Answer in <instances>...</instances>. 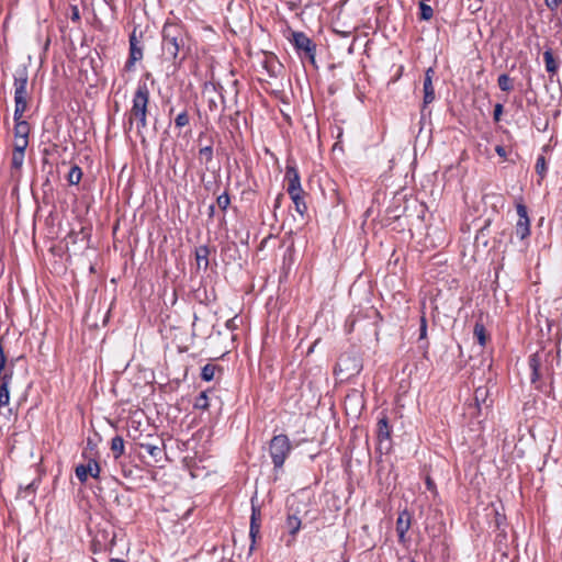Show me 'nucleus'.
<instances>
[{"instance_id":"obj_1","label":"nucleus","mask_w":562,"mask_h":562,"mask_svg":"<svg viewBox=\"0 0 562 562\" xmlns=\"http://www.w3.org/2000/svg\"><path fill=\"white\" fill-rule=\"evenodd\" d=\"M149 98L147 83L139 82L133 95L132 106L125 114L124 133L128 135L135 126L136 135L143 143H145L144 130L147 127Z\"/></svg>"},{"instance_id":"obj_2","label":"nucleus","mask_w":562,"mask_h":562,"mask_svg":"<svg viewBox=\"0 0 562 562\" xmlns=\"http://www.w3.org/2000/svg\"><path fill=\"white\" fill-rule=\"evenodd\" d=\"M161 49L166 59L180 64L189 54V37L181 24L166 22L161 32Z\"/></svg>"},{"instance_id":"obj_3","label":"nucleus","mask_w":562,"mask_h":562,"mask_svg":"<svg viewBox=\"0 0 562 562\" xmlns=\"http://www.w3.org/2000/svg\"><path fill=\"white\" fill-rule=\"evenodd\" d=\"M27 81L29 76L26 68L16 69L14 74V137L15 138H29L30 134V124L22 120L23 114L27 110Z\"/></svg>"},{"instance_id":"obj_4","label":"nucleus","mask_w":562,"mask_h":562,"mask_svg":"<svg viewBox=\"0 0 562 562\" xmlns=\"http://www.w3.org/2000/svg\"><path fill=\"white\" fill-rule=\"evenodd\" d=\"M553 356L551 351L540 349L529 357L530 382L535 389L549 393L552 389Z\"/></svg>"},{"instance_id":"obj_5","label":"nucleus","mask_w":562,"mask_h":562,"mask_svg":"<svg viewBox=\"0 0 562 562\" xmlns=\"http://www.w3.org/2000/svg\"><path fill=\"white\" fill-rule=\"evenodd\" d=\"M122 541L123 538H119L115 527L105 521L95 527L91 542L92 551L93 553L109 552L110 555H113L117 543Z\"/></svg>"},{"instance_id":"obj_6","label":"nucleus","mask_w":562,"mask_h":562,"mask_svg":"<svg viewBox=\"0 0 562 562\" xmlns=\"http://www.w3.org/2000/svg\"><path fill=\"white\" fill-rule=\"evenodd\" d=\"M292 451L289 437L284 434L274 435L268 443V453L273 464V472L279 474Z\"/></svg>"},{"instance_id":"obj_7","label":"nucleus","mask_w":562,"mask_h":562,"mask_svg":"<svg viewBox=\"0 0 562 562\" xmlns=\"http://www.w3.org/2000/svg\"><path fill=\"white\" fill-rule=\"evenodd\" d=\"M291 43L301 58L315 64L316 45L304 32H293Z\"/></svg>"},{"instance_id":"obj_8","label":"nucleus","mask_w":562,"mask_h":562,"mask_svg":"<svg viewBox=\"0 0 562 562\" xmlns=\"http://www.w3.org/2000/svg\"><path fill=\"white\" fill-rule=\"evenodd\" d=\"M143 33L137 32L136 29L130 34L128 43H130V54L128 58L124 65V69L126 71H133L135 68V64L143 59L144 56V46L142 44Z\"/></svg>"},{"instance_id":"obj_9","label":"nucleus","mask_w":562,"mask_h":562,"mask_svg":"<svg viewBox=\"0 0 562 562\" xmlns=\"http://www.w3.org/2000/svg\"><path fill=\"white\" fill-rule=\"evenodd\" d=\"M83 458L88 459L87 463L78 464L75 469V473L77 479L85 483L87 482L88 477L91 476L93 479H98L100 475V465L98 461L94 458H88L86 453L82 454Z\"/></svg>"},{"instance_id":"obj_10","label":"nucleus","mask_w":562,"mask_h":562,"mask_svg":"<svg viewBox=\"0 0 562 562\" xmlns=\"http://www.w3.org/2000/svg\"><path fill=\"white\" fill-rule=\"evenodd\" d=\"M516 211L518 221L515 226V233L517 237L524 240L530 235V218L528 216V210L524 203H517Z\"/></svg>"},{"instance_id":"obj_11","label":"nucleus","mask_w":562,"mask_h":562,"mask_svg":"<svg viewBox=\"0 0 562 562\" xmlns=\"http://www.w3.org/2000/svg\"><path fill=\"white\" fill-rule=\"evenodd\" d=\"M260 528H261V510L259 507L255 505V499L251 498V516H250V526H249V537L251 540L249 552L251 553L255 549L256 540L260 537Z\"/></svg>"},{"instance_id":"obj_12","label":"nucleus","mask_w":562,"mask_h":562,"mask_svg":"<svg viewBox=\"0 0 562 562\" xmlns=\"http://www.w3.org/2000/svg\"><path fill=\"white\" fill-rule=\"evenodd\" d=\"M435 75V70L429 67L425 72L424 78V101L423 109H425L428 104H430L435 100V89L432 86V78Z\"/></svg>"},{"instance_id":"obj_13","label":"nucleus","mask_w":562,"mask_h":562,"mask_svg":"<svg viewBox=\"0 0 562 562\" xmlns=\"http://www.w3.org/2000/svg\"><path fill=\"white\" fill-rule=\"evenodd\" d=\"M337 367L340 372L347 371L348 376L359 373L362 366L357 358L350 356H341L338 360Z\"/></svg>"},{"instance_id":"obj_14","label":"nucleus","mask_w":562,"mask_h":562,"mask_svg":"<svg viewBox=\"0 0 562 562\" xmlns=\"http://www.w3.org/2000/svg\"><path fill=\"white\" fill-rule=\"evenodd\" d=\"M474 403L479 412L482 407L488 408L492 406L493 401L490 398V390L486 385L477 386L474 391Z\"/></svg>"},{"instance_id":"obj_15","label":"nucleus","mask_w":562,"mask_h":562,"mask_svg":"<svg viewBox=\"0 0 562 562\" xmlns=\"http://www.w3.org/2000/svg\"><path fill=\"white\" fill-rule=\"evenodd\" d=\"M411 527V516L407 512H403L400 514L396 520V532L398 537V541L404 543L406 540V532Z\"/></svg>"},{"instance_id":"obj_16","label":"nucleus","mask_w":562,"mask_h":562,"mask_svg":"<svg viewBox=\"0 0 562 562\" xmlns=\"http://www.w3.org/2000/svg\"><path fill=\"white\" fill-rule=\"evenodd\" d=\"M376 437L380 447L383 445L384 441H390L391 439V426L389 425V419L385 415H383L378 420Z\"/></svg>"},{"instance_id":"obj_17","label":"nucleus","mask_w":562,"mask_h":562,"mask_svg":"<svg viewBox=\"0 0 562 562\" xmlns=\"http://www.w3.org/2000/svg\"><path fill=\"white\" fill-rule=\"evenodd\" d=\"M111 451L113 453V458H114L115 461H117L124 454L125 442H124L123 437L115 436V437L112 438V440H111Z\"/></svg>"},{"instance_id":"obj_18","label":"nucleus","mask_w":562,"mask_h":562,"mask_svg":"<svg viewBox=\"0 0 562 562\" xmlns=\"http://www.w3.org/2000/svg\"><path fill=\"white\" fill-rule=\"evenodd\" d=\"M209 255L210 249L207 246L203 245L195 248V259L199 268H201L202 265L204 270L209 268Z\"/></svg>"},{"instance_id":"obj_19","label":"nucleus","mask_w":562,"mask_h":562,"mask_svg":"<svg viewBox=\"0 0 562 562\" xmlns=\"http://www.w3.org/2000/svg\"><path fill=\"white\" fill-rule=\"evenodd\" d=\"M290 198L295 206V211L303 216L307 212V205L304 201V192L290 194Z\"/></svg>"},{"instance_id":"obj_20","label":"nucleus","mask_w":562,"mask_h":562,"mask_svg":"<svg viewBox=\"0 0 562 562\" xmlns=\"http://www.w3.org/2000/svg\"><path fill=\"white\" fill-rule=\"evenodd\" d=\"M491 218L485 220L484 225L477 231L475 235V243H482L483 247L488 244V227L491 226Z\"/></svg>"},{"instance_id":"obj_21","label":"nucleus","mask_w":562,"mask_h":562,"mask_svg":"<svg viewBox=\"0 0 562 562\" xmlns=\"http://www.w3.org/2000/svg\"><path fill=\"white\" fill-rule=\"evenodd\" d=\"M285 528L289 533L294 538L301 529V519L295 515H288L285 520Z\"/></svg>"},{"instance_id":"obj_22","label":"nucleus","mask_w":562,"mask_h":562,"mask_svg":"<svg viewBox=\"0 0 562 562\" xmlns=\"http://www.w3.org/2000/svg\"><path fill=\"white\" fill-rule=\"evenodd\" d=\"M543 59H544L547 71L552 72V74L557 72V70L559 68V64L554 59L553 54L550 49H548L543 53Z\"/></svg>"},{"instance_id":"obj_23","label":"nucleus","mask_w":562,"mask_h":562,"mask_svg":"<svg viewBox=\"0 0 562 562\" xmlns=\"http://www.w3.org/2000/svg\"><path fill=\"white\" fill-rule=\"evenodd\" d=\"M81 178H82L81 168L77 165H74L70 168L68 176H67V180H68L69 184H71V186L78 184L80 182Z\"/></svg>"},{"instance_id":"obj_24","label":"nucleus","mask_w":562,"mask_h":562,"mask_svg":"<svg viewBox=\"0 0 562 562\" xmlns=\"http://www.w3.org/2000/svg\"><path fill=\"white\" fill-rule=\"evenodd\" d=\"M497 85L502 91L508 92L513 89V79L507 74H502L497 78Z\"/></svg>"},{"instance_id":"obj_25","label":"nucleus","mask_w":562,"mask_h":562,"mask_svg":"<svg viewBox=\"0 0 562 562\" xmlns=\"http://www.w3.org/2000/svg\"><path fill=\"white\" fill-rule=\"evenodd\" d=\"M190 115L187 110L180 112L175 119V126L179 130L189 126Z\"/></svg>"},{"instance_id":"obj_26","label":"nucleus","mask_w":562,"mask_h":562,"mask_svg":"<svg viewBox=\"0 0 562 562\" xmlns=\"http://www.w3.org/2000/svg\"><path fill=\"white\" fill-rule=\"evenodd\" d=\"M215 370L216 366L206 363L201 370V379L206 382L212 381L215 374Z\"/></svg>"},{"instance_id":"obj_27","label":"nucleus","mask_w":562,"mask_h":562,"mask_svg":"<svg viewBox=\"0 0 562 562\" xmlns=\"http://www.w3.org/2000/svg\"><path fill=\"white\" fill-rule=\"evenodd\" d=\"M25 153L23 151H15L12 153V159H11V167L13 169L20 170L24 162Z\"/></svg>"},{"instance_id":"obj_28","label":"nucleus","mask_w":562,"mask_h":562,"mask_svg":"<svg viewBox=\"0 0 562 562\" xmlns=\"http://www.w3.org/2000/svg\"><path fill=\"white\" fill-rule=\"evenodd\" d=\"M194 408L196 409H207L209 406H210V403H209V397L206 395V392H201L195 401H194V404H193Z\"/></svg>"},{"instance_id":"obj_29","label":"nucleus","mask_w":562,"mask_h":562,"mask_svg":"<svg viewBox=\"0 0 562 562\" xmlns=\"http://www.w3.org/2000/svg\"><path fill=\"white\" fill-rule=\"evenodd\" d=\"M434 15V10L429 4L425 2L419 3V19L423 21H429Z\"/></svg>"},{"instance_id":"obj_30","label":"nucleus","mask_w":562,"mask_h":562,"mask_svg":"<svg viewBox=\"0 0 562 562\" xmlns=\"http://www.w3.org/2000/svg\"><path fill=\"white\" fill-rule=\"evenodd\" d=\"M535 169L540 179H543L546 177L547 161L543 155L538 156Z\"/></svg>"},{"instance_id":"obj_31","label":"nucleus","mask_w":562,"mask_h":562,"mask_svg":"<svg viewBox=\"0 0 562 562\" xmlns=\"http://www.w3.org/2000/svg\"><path fill=\"white\" fill-rule=\"evenodd\" d=\"M473 334H474L475 338L477 339L479 344L481 346H485L486 331H485V327L482 324H479V323L475 324Z\"/></svg>"},{"instance_id":"obj_32","label":"nucleus","mask_w":562,"mask_h":562,"mask_svg":"<svg viewBox=\"0 0 562 562\" xmlns=\"http://www.w3.org/2000/svg\"><path fill=\"white\" fill-rule=\"evenodd\" d=\"M10 385L0 384V407L7 406L10 403Z\"/></svg>"},{"instance_id":"obj_33","label":"nucleus","mask_w":562,"mask_h":562,"mask_svg":"<svg viewBox=\"0 0 562 562\" xmlns=\"http://www.w3.org/2000/svg\"><path fill=\"white\" fill-rule=\"evenodd\" d=\"M200 159H204L207 165L213 160V147L211 145L201 147L199 150Z\"/></svg>"},{"instance_id":"obj_34","label":"nucleus","mask_w":562,"mask_h":562,"mask_svg":"<svg viewBox=\"0 0 562 562\" xmlns=\"http://www.w3.org/2000/svg\"><path fill=\"white\" fill-rule=\"evenodd\" d=\"M288 182H289L288 183L289 195L294 194V193L304 192L302 189V186H301V179H291V180H288Z\"/></svg>"},{"instance_id":"obj_35","label":"nucleus","mask_w":562,"mask_h":562,"mask_svg":"<svg viewBox=\"0 0 562 562\" xmlns=\"http://www.w3.org/2000/svg\"><path fill=\"white\" fill-rule=\"evenodd\" d=\"M216 204L222 211H226L231 204V196L227 192L222 193L216 199Z\"/></svg>"},{"instance_id":"obj_36","label":"nucleus","mask_w":562,"mask_h":562,"mask_svg":"<svg viewBox=\"0 0 562 562\" xmlns=\"http://www.w3.org/2000/svg\"><path fill=\"white\" fill-rule=\"evenodd\" d=\"M142 448H144L146 452L155 459L159 458L161 454V449L157 446L150 443H143Z\"/></svg>"},{"instance_id":"obj_37","label":"nucleus","mask_w":562,"mask_h":562,"mask_svg":"<svg viewBox=\"0 0 562 562\" xmlns=\"http://www.w3.org/2000/svg\"><path fill=\"white\" fill-rule=\"evenodd\" d=\"M29 146V138H15L13 150L15 151H23L25 153V149Z\"/></svg>"},{"instance_id":"obj_38","label":"nucleus","mask_w":562,"mask_h":562,"mask_svg":"<svg viewBox=\"0 0 562 562\" xmlns=\"http://www.w3.org/2000/svg\"><path fill=\"white\" fill-rule=\"evenodd\" d=\"M285 179L286 180H291V179H301L300 178V175H299V171L296 169L295 166H290L288 165L286 166V169H285Z\"/></svg>"},{"instance_id":"obj_39","label":"nucleus","mask_w":562,"mask_h":562,"mask_svg":"<svg viewBox=\"0 0 562 562\" xmlns=\"http://www.w3.org/2000/svg\"><path fill=\"white\" fill-rule=\"evenodd\" d=\"M427 338V319L426 316L423 314L420 317V325H419V340H425Z\"/></svg>"},{"instance_id":"obj_40","label":"nucleus","mask_w":562,"mask_h":562,"mask_svg":"<svg viewBox=\"0 0 562 562\" xmlns=\"http://www.w3.org/2000/svg\"><path fill=\"white\" fill-rule=\"evenodd\" d=\"M503 111H504V106H503L502 103L495 104L494 112H493V119H494L495 122H499L501 121V116L503 114Z\"/></svg>"},{"instance_id":"obj_41","label":"nucleus","mask_w":562,"mask_h":562,"mask_svg":"<svg viewBox=\"0 0 562 562\" xmlns=\"http://www.w3.org/2000/svg\"><path fill=\"white\" fill-rule=\"evenodd\" d=\"M544 3L551 11H555L562 3V0H544Z\"/></svg>"},{"instance_id":"obj_42","label":"nucleus","mask_w":562,"mask_h":562,"mask_svg":"<svg viewBox=\"0 0 562 562\" xmlns=\"http://www.w3.org/2000/svg\"><path fill=\"white\" fill-rule=\"evenodd\" d=\"M120 465L122 468V473H123V475L125 477H132L133 476V469L132 468H127L122 462H120Z\"/></svg>"},{"instance_id":"obj_43","label":"nucleus","mask_w":562,"mask_h":562,"mask_svg":"<svg viewBox=\"0 0 562 562\" xmlns=\"http://www.w3.org/2000/svg\"><path fill=\"white\" fill-rule=\"evenodd\" d=\"M507 235V232L504 229L502 231L501 233H498L495 237H494V245L496 244H502L503 243V239L504 237H506Z\"/></svg>"},{"instance_id":"obj_44","label":"nucleus","mask_w":562,"mask_h":562,"mask_svg":"<svg viewBox=\"0 0 562 562\" xmlns=\"http://www.w3.org/2000/svg\"><path fill=\"white\" fill-rule=\"evenodd\" d=\"M71 20L72 21H79L80 20V14H79V11H78L77 7H74V9H72Z\"/></svg>"},{"instance_id":"obj_45","label":"nucleus","mask_w":562,"mask_h":562,"mask_svg":"<svg viewBox=\"0 0 562 562\" xmlns=\"http://www.w3.org/2000/svg\"><path fill=\"white\" fill-rule=\"evenodd\" d=\"M495 151H496V153H497V155H499L501 157H505V156H506L505 148H504V147H502V146H496Z\"/></svg>"},{"instance_id":"obj_46","label":"nucleus","mask_w":562,"mask_h":562,"mask_svg":"<svg viewBox=\"0 0 562 562\" xmlns=\"http://www.w3.org/2000/svg\"><path fill=\"white\" fill-rule=\"evenodd\" d=\"M214 214H215V205L211 204L207 210V215L210 218H212L214 216Z\"/></svg>"},{"instance_id":"obj_47","label":"nucleus","mask_w":562,"mask_h":562,"mask_svg":"<svg viewBox=\"0 0 562 562\" xmlns=\"http://www.w3.org/2000/svg\"><path fill=\"white\" fill-rule=\"evenodd\" d=\"M426 485H427L428 490L435 488V483L432 482V480L430 477L426 479Z\"/></svg>"},{"instance_id":"obj_48","label":"nucleus","mask_w":562,"mask_h":562,"mask_svg":"<svg viewBox=\"0 0 562 562\" xmlns=\"http://www.w3.org/2000/svg\"><path fill=\"white\" fill-rule=\"evenodd\" d=\"M109 562H124V560L111 555Z\"/></svg>"},{"instance_id":"obj_49","label":"nucleus","mask_w":562,"mask_h":562,"mask_svg":"<svg viewBox=\"0 0 562 562\" xmlns=\"http://www.w3.org/2000/svg\"><path fill=\"white\" fill-rule=\"evenodd\" d=\"M336 32H337L338 34H340L341 36H344V37H347V36H349V35H350V32H349V31H348V32H345V31H341V32L336 31Z\"/></svg>"},{"instance_id":"obj_50","label":"nucleus","mask_w":562,"mask_h":562,"mask_svg":"<svg viewBox=\"0 0 562 562\" xmlns=\"http://www.w3.org/2000/svg\"><path fill=\"white\" fill-rule=\"evenodd\" d=\"M210 109L213 110L214 108H216V103L215 101H210V104H209Z\"/></svg>"},{"instance_id":"obj_51","label":"nucleus","mask_w":562,"mask_h":562,"mask_svg":"<svg viewBox=\"0 0 562 562\" xmlns=\"http://www.w3.org/2000/svg\"><path fill=\"white\" fill-rule=\"evenodd\" d=\"M281 198H282V194H280V195L277 198V200H276V207L279 205V201H280V199H281Z\"/></svg>"},{"instance_id":"obj_52","label":"nucleus","mask_w":562,"mask_h":562,"mask_svg":"<svg viewBox=\"0 0 562 562\" xmlns=\"http://www.w3.org/2000/svg\"><path fill=\"white\" fill-rule=\"evenodd\" d=\"M267 240H268V237L263 238V240L261 241V245H260L261 248L266 245Z\"/></svg>"},{"instance_id":"obj_53","label":"nucleus","mask_w":562,"mask_h":562,"mask_svg":"<svg viewBox=\"0 0 562 562\" xmlns=\"http://www.w3.org/2000/svg\"><path fill=\"white\" fill-rule=\"evenodd\" d=\"M238 81L237 80H234L233 81V86H237Z\"/></svg>"},{"instance_id":"obj_54","label":"nucleus","mask_w":562,"mask_h":562,"mask_svg":"<svg viewBox=\"0 0 562 562\" xmlns=\"http://www.w3.org/2000/svg\"><path fill=\"white\" fill-rule=\"evenodd\" d=\"M409 562H415L414 560H411Z\"/></svg>"}]
</instances>
